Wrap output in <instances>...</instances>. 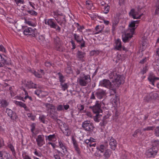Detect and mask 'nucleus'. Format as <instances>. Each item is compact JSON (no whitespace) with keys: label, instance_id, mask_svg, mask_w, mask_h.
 <instances>
[{"label":"nucleus","instance_id":"obj_46","mask_svg":"<svg viewBox=\"0 0 159 159\" xmlns=\"http://www.w3.org/2000/svg\"><path fill=\"white\" fill-rule=\"evenodd\" d=\"M45 66L48 67H50L51 66H53L54 64H51L49 62H46L45 63Z\"/></svg>","mask_w":159,"mask_h":159},{"label":"nucleus","instance_id":"obj_23","mask_svg":"<svg viewBox=\"0 0 159 159\" xmlns=\"http://www.w3.org/2000/svg\"><path fill=\"white\" fill-rule=\"evenodd\" d=\"M144 100L146 102H149L152 100L150 93H147L145 96Z\"/></svg>","mask_w":159,"mask_h":159},{"label":"nucleus","instance_id":"obj_13","mask_svg":"<svg viewBox=\"0 0 159 159\" xmlns=\"http://www.w3.org/2000/svg\"><path fill=\"white\" fill-rule=\"evenodd\" d=\"M6 112L12 119L14 120L17 118L16 114L15 113H13L11 109L7 108Z\"/></svg>","mask_w":159,"mask_h":159},{"label":"nucleus","instance_id":"obj_54","mask_svg":"<svg viewBox=\"0 0 159 159\" xmlns=\"http://www.w3.org/2000/svg\"><path fill=\"white\" fill-rule=\"evenodd\" d=\"M78 109L80 111H82L84 109V106L83 105L80 104L78 106Z\"/></svg>","mask_w":159,"mask_h":159},{"label":"nucleus","instance_id":"obj_1","mask_svg":"<svg viewBox=\"0 0 159 159\" xmlns=\"http://www.w3.org/2000/svg\"><path fill=\"white\" fill-rule=\"evenodd\" d=\"M124 82V78L115 71L110 74V96H112L111 98V103L113 107H115L117 104V96L115 94L116 89Z\"/></svg>","mask_w":159,"mask_h":159},{"label":"nucleus","instance_id":"obj_16","mask_svg":"<svg viewBox=\"0 0 159 159\" xmlns=\"http://www.w3.org/2000/svg\"><path fill=\"white\" fill-rule=\"evenodd\" d=\"M99 85L108 88L109 87V81L108 80L104 79L100 82Z\"/></svg>","mask_w":159,"mask_h":159},{"label":"nucleus","instance_id":"obj_64","mask_svg":"<svg viewBox=\"0 0 159 159\" xmlns=\"http://www.w3.org/2000/svg\"><path fill=\"white\" fill-rule=\"evenodd\" d=\"M54 157L55 159H60V156L57 154H56L54 155Z\"/></svg>","mask_w":159,"mask_h":159},{"label":"nucleus","instance_id":"obj_25","mask_svg":"<svg viewBox=\"0 0 159 159\" xmlns=\"http://www.w3.org/2000/svg\"><path fill=\"white\" fill-rule=\"evenodd\" d=\"M69 129L70 128L68 125L65 123L63 124V125L61 126V129L62 131L67 130Z\"/></svg>","mask_w":159,"mask_h":159},{"label":"nucleus","instance_id":"obj_6","mask_svg":"<svg viewBox=\"0 0 159 159\" xmlns=\"http://www.w3.org/2000/svg\"><path fill=\"white\" fill-rule=\"evenodd\" d=\"M158 150L157 147L153 146L146 152V154L148 157H152L156 155Z\"/></svg>","mask_w":159,"mask_h":159},{"label":"nucleus","instance_id":"obj_10","mask_svg":"<svg viewBox=\"0 0 159 159\" xmlns=\"http://www.w3.org/2000/svg\"><path fill=\"white\" fill-rule=\"evenodd\" d=\"M75 39L78 43H81V48L85 47V42L83 39V36L81 35H78L76 34H74Z\"/></svg>","mask_w":159,"mask_h":159},{"label":"nucleus","instance_id":"obj_42","mask_svg":"<svg viewBox=\"0 0 159 159\" xmlns=\"http://www.w3.org/2000/svg\"><path fill=\"white\" fill-rule=\"evenodd\" d=\"M140 132V133L141 134L142 133L141 132V130L140 129H137L135 131L134 134H133V136L134 137H136L137 136V134Z\"/></svg>","mask_w":159,"mask_h":159},{"label":"nucleus","instance_id":"obj_29","mask_svg":"<svg viewBox=\"0 0 159 159\" xmlns=\"http://www.w3.org/2000/svg\"><path fill=\"white\" fill-rule=\"evenodd\" d=\"M155 127L154 126H148L146 128H145L143 129V131H148L151 130H153L154 128Z\"/></svg>","mask_w":159,"mask_h":159},{"label":"nucleus","instance_id":"obj_8","mask_svg":"<svg viewBox=\"0 0 159 159\" xmlns=\"http://www.w3.org/2000/svg\"><path fill=\"white\" fill-rule=\"evenodd\" d=\"M54 42L56 45V49L59 51H62L61 42L60 38L58 37H56L54 39Z\"/></svg>","mask_w":159,"mask_h":159},{"label":"nucleus","instance_id":"obj_18","mask_svg":"<svg viewBox=\"0 0 159 159\" xmlns=\"http://www.w3.org/2000/svg\"><path fill=\"white\" fill-rule=\"evenodd\" d=\"M96 94L98 98L102 99L106 95V93L105 91L101 90L97 92Z\"/></svg>","mask_w":159,"mask_h":159},{"label":"nucleus","instance_id":"obj_12","mask_svg":"<svg viewBox=\"0 0 159 159\" xmlns=\"http://www.w3.org/2000/svg\"><path fill=\"white\" fill-rule=\"evenodd\" d=\"M36 141L37 142L38 145L39 147H41L43 144V136L39 135L36 139Z\"/></svg>","mask_w":159,"mask_h":159},{"label":"nucleus","instance_id":"obj_22","mask_svg":"<svg viewBox=\"0 0 159 159\" xmlns=\"http://www.w3.org/2000/svg\"><path fill=\"white\" fill-rule=\"evenodd\" d=\"M85 53L81 51H78L77 53V57L80 60H81L84 57Z\"/></svg>","mask_w":159,"mask_h":159},{"label":"nucleus","instance_id":"obj_7","mask_svg":"<svg viewBox=\"0 0 159 159\" xmlns=\"http://www.w3.org/2000/svg\"><path fill=\"white\" fill-rule=\"evenodd\" d=\"M120 15V13H118L114 15L113 18L112 25V33L114 34L115 33L114 31L119 21V17Z\"/></svg>","mask_w":159,"mask_h":159},{"label":"nucleus","instance_id":"obj_4","mask_svg":"<svg viewBox=\"0 0 159 159\" xmlns=\"http://www.w3.org/2000/svg\"><path fill=\"white\" fill-rule=\"evenodd\" d=\"M90 81V76L89 75H86L84 74L80 76L79 79V83L82 86H86L88 83Z\"/></svg>","mask_w":159,"mask_h":159},{"label":"nucleus","instance_id":"obj_50","mask_svg":"<svg viewBox=\"0 0 159 159\" xmlns=\"http://www.w3.org/2000/svg\"><path fill=\"white\" fill-rule=\"evenodd\" d=\"M39 119L43 123H45V117L44 116H39Z\"/></svg>","mask_w":159,"mask_h":159},{"label":"nucleus","instance_id":"obj_28","mask_svg":"<svg viewBox=\"0 0 159 159\" xmlns=\"http://www.w3.org/2000/svg\"><path fill=\"white\" fill-rule=\"evenodd\" d=\"M1 104L2 107H5L8 105V103L6 100L2 99L1 101Z\"/></svg>","mask_w":159,"mask_h":159},{"label":"nucleus","instance_id":"obj_15","mask_svg":"<svg viewBox=\"0 0 159 159\" xmlns=\"http://www.w3.org/2000/svg\"><path fill=\"white\" fill-rule=\"evenodd\" d=\"M45 23L46 24H48L52 28H56L57 25L54 23L52 19L45 20Z\"/></svg>","mask_w":159,"mask_h":159},{"label":"nucleus","instance_id":"obj_2","mask_svg":"<svg viewBox=\"0 0 159 159\" xmlns=\"http://www.w3.org/2000/svg\"><path fill=\"white\" fill-rule=\"evenodd\" d=\"M137 26V25L136 26ZM129 26L130 28L125 33L124 36H123V41L124 42H127L129 40V39L131 38L132 37L135 29L137 27H135L136 25L132 21H131L130 23L129 24Z\"/></svg>","mask_w":159,"mask_h":159},{"label":"nucleus","instance_id":"obj_24","mask_svg":"<svg viewBox=\"0 0 159 159\" xmlns=\"http://www.w3.org/2000/svg\"><path fill=\"white\" fill-rule=\"evenodd\" d=\"M109 115H107V116H105L104 117V119L102 122H101L100 124V125L101 126H103L105 125L107 123V120H106L107 118H108L109 117Z\"/></svg>","mask_w":159,"mask_h":159},{"label":"nucleus","instance_id":"obj_32","mask_svg":"<svg viewBox=\"0 0 159 159\" xmlns=\"http://www.w3.org/2000/svg\"><path fill=\"white\" fill-rule=\"evenodd\" d=\"M43 70H41L40 72H36L34 71V75L38 78H40L42 77V75L40 73H43Z\"/></svg>","mask_w":159,"mask_h":159},{"label":"nucleus","instance_id":"obj_9","mask_svg":"<svg viewBox=\"0 0 159 159\" xmlns=\"http://www.w3.org/2000/svg\"><path fill=\"white\" fill-rule=\"evenodd\" d=\"M36 30L35 29H33L32 28H26L24 31L23 33L25 35H29L33 37L36 36Z\"/></svg>","mask_w":159,"mask_h":159},{"label":"nucleus","instance_id":"obj_5","mask_svg":"<svg viewBox=\"0 0 159 159\" xmlns=\"http://www.w3.org/2000/svg\"><path fill=\"white\" fill-rule=\"evenodd\" d=\"M82 127L84 129L87 131L93 130L94 129L93 123L89 120L85 121L82 123Z\"/></svg>","mask_w":159,"mask_h":159},{"label":"nucleus","instance_id":"obj_44","mask_svg":"<svg viewBox=\"0 0 159 159\" xmlns=\"http://www.w3.org/2000/svg\"><path fill=\"white\" fill-rule=\"evenodd\" d=\"M109 6H107L106 7L105 6L104 8V10H103V11L104 13L105 14L107 13L109 11Z\"/></svg>","mask_w":159,"mask_h":159},{"label":"nucleus","instance_id":"obj_62","mask_svg":"<svg viewBox=\"0 0 159 159\" xmlns=\"http://www.w3.org/2000/svg\"><path fill=\"white\" fill-rule=\"evenodd\" d=\"M90 98L92 99H95V97L94 96V92H92V95L90 97Z\"/></svg>","mask_w":159,"mask_h":159},{"label":"nucleus","instance_id":"obj_30","mask_svg":"<svg viewBox=\"0 0 159 159\" xmlns=\"http://www.w3.org/2000/svg\"><path fill=\"white\" fill-rule=\"evenodd\" d=\"M150 93L152 99H155L158 97V95L157 93L154 92H151Z\"/></svg>","mask_w":159,"mask_h":159},{"label":"nucleus","instance_id":"obj_58","mask_svg":"<svg viewBox=\"0 0 159 159\" xmlns=\"http://www.w3.org/2000/svg\"><path fill=\"white\" fill-rule=\"evenodd\" d=\"M96 53V52L95 51H91L90 53V54L91 56H93L95 55Z\"/></svg>","mask_w":159,"mask_h":159},{"label":"nucleus","instance_id":"obj_57","mask_svg":"<svg viewBox=\"0 0 159 159\" xmlns=\"http://www.w3.org/2000/svg\"><path fill=\"white\" fill-rule=\"evenodd\" d=\"M41 91L40 90H38L35 91V93L37 95L39 96L41 93Z\"/></svg>","mask_w":159,"mask_h":159},{"label":"nucleus","instance_id":"obj_51","mask_svg":"<svg viewBox=\"0 0 159 159\" xmlns=\"http://www.w3.org/2000/svg\"><path fill=\"white\" fill-rule=\"evenodd\" d=\"M28 12L31 15H36L37 14L36 12L33 10L29 11Z\"/></svg>","mask_w":159,"mask_h":159},{"label":"nucleus","instance_id":"obj_20","mask_svg":"<svg viewBox=\"0 0 159 159\" xmlns=\"http://www.w3.org/2000/svg\"><path fill=\"white\" fill-rule=\"evenodd\" d=\"M57 151L59 154H60L61 155V156H64L67 152V149L65 146L60 148V150H58Z\"/></svg>","mask_w":159,"mask_h":159},{"label":"nucleus","instance_id":"obj_21","mask_svg":"<svg viewBox=\"0 0 159 159\" xmlns=\"http://www.w3.org/2000/svg\"><path fill=\"white\" fill-rule=\"evenodd\" d=\"M97 150L94 154L96 158H99L102 157L101 153H103V151H100V149L98 148H97Z\"/></svg>","mask_w":159,"mask_h":159},{"label":"nucleus","instance_id":"obj_56","mask_svg":"<svg viewBox=\"0 0 159 159\" xmlns=\"http://www.w3.org/2000/svg\"><path fill=\"white\" fill-rule=\"evenodd\" d=\"M59 143L60 148H61L62 147H63L65 146V145L61 141H59Z\"/></svg>","mask_w":159,"mask_h":159},{"label":"nucleus","instance_id":"obj_17","mask_svg":"<svg viewBox=\"0 0 159 159\" xmlns=\"http://www.w3.org/2000/svg\"><path fill=\"white\" fill-rule=\"evenodd\" d=\"M14 103L15 104L17 105L20 106V107H23L25 110L26 111H29V109L28 107H27L26 105L21 102H18L17 101H14Z\"/></svg>","mask_w":159,"mask_h":159},{"label":"nucleus","instance_id":"obj_36","mask_svg":"<svg viewBox=\"0 0 159 159\" xmlns=\"http://www.w3.org/2000/svg\"><path fill=\"white\" fill-rule=\"evenodd\" d=\"M58 75H59V79L60 80V81L61 82V83H64L65 81L63 80L64 76L60 73H58Z\"/></svg>","mask_w":159,"mask_h":159},{"label":"nucleus","instance_id":"obj_26","mask_svg":"<svg viewBox=\"0 0 159 159\" xmlns=\"http://www.w3.org/2000/svg\"><path fill=\"white\" fill-rule=\"evenodd\" d=\"M74 145V147L75 148V150L77 152L78 154H80V152L77 144L76 140L74 139H72Z\"/></svg>","mask_w":159,"mask_h":159},{"label":"nucleus","instance_id":"obj_52","mask_svg":"<svg viewBox=\"0 0 159 159\" xmlns=\"http://www.w3.org/2000/svg\"><path fill=\"white\" fill-rule=\"evenodd\" d=\"M38 39L39 42L43 41L44 39V37L42 35L39 36Z\"/></svg>","mask_w":159,"mask_h":159},{"label":"nucleus","instance_id":"obj_11","mask_svg":"<svg viewBox=\"0 0 159 159\" xmlns=\"http://www.w3.org/2000/svg\"><path fill=\"white\" fill-rule=\"evenodd\" d=\"M130 16H131L134 19H139L143 15V14L139 15L138 12L135 11L134 9H132L129 13Z\"/></svg>","mask_w":159,"mask_h":159},{"label":"nucleus","instance_id":"obj_38","mask_svg":"<svg viewBox=\"0 0 159 159\" xmlns=\"http://www.w3.org/2000/svg\"><path fill=\"white\" fill-rule=\"evenodd\" d=\"M27 116L28 117L30 118L32 120H34L36 117L35 116L33 115L31 113L27 114Z\"/></svg>","mask_w":159,"mask_h":159},{"label":"nucleus","instance_id":"obj_40","mask_svg":"<svg viewBox=\"0 0 159 159\" xmlns=\"http://www.w3.org/2000/svg\"><path fill=\"white\" fill-rule=\"evenodd\" d=\"M155 134L156 136L159 137V127H157L155 129Z\"/></svg>","mask_w":159,"mask_h":159},{"label":"nucleus","instance_id":"obj_37","mask_svg":"<svg viewBox=\"0 0 159 159\" xmlns=\"http://www.w3.org/2000/svg\"><path fill=\"white\" fill-rule=\"evenodd\" d=\"M0 58L1 59V64H3V66L4 64L6 63V60L0 54Z\"/></svg>","mask_w":159,"mask_h":159},{"label":"nucleus","instance_id":"obj_43","mask_svg":"<svg viewBox=\"0 0 159 159\" xmlns=\"http://www.w3.org/2000/svg\"><path fill=\"white\" fill-rule=\"evenodd\" d=\"M95 30L97 31V32L95 33V34H98L99 32H101V31H102V29L100 28L99 25H98L96 26L95 27Z\"/></svg>","mask_w":159,"mask_h":159},{"label":"nucleus","instance_id":"obj_47","mask_svg":"<svg viewBox=\"0 0 159 159\" xmlns=\"http://www.w3.org/2000/svg\"><path fill=\"white\" fill-rule=\"evenodd\" d=\"M107 146L108 145L104 146L103 145H101L100 146V148H99L100 149V151H102L103 152L104 150L107 147Z\"/></svg>","mask_w":159,"mask_h":159},{"label":"nucleus","instance_id":"obj_35","mask_svg":"<svg viewBox=\"0 0 159 159\" xmlns=\"http://www.w3.org/2000/svg\"><path fill=\"white\" fill-rule=\"evenodd\" d=\"M45 105L47 107L48 111H49V109H52L54 108V107L52 104L47 103L45 104Z\"/></svg>","mask_w":159,"mask_h":159},{"label":"nucleus","instance_id":"obj_33","mask_svg":"<svg viewBox=\"0 0 159 159\" xmlns=\"http://www.w3.org/2000/svg\"><path fill=\"white\" fill-rule=\"evenodd\" d=\"M61 85L62 89V90L65 91L68 88V85L67 83H61Z\"/></svg>","mask_w":159,"mask_h":159},{"label":"nucleus","instance_id":"obj_60","mask_svg":"<svg viewBox=\"0 0 159 159\" xmlns=\"http://www.w3.org/2000/svg\"><path fill=\"white\" fill-rule=\"evenodd\" d=\"M157 8L156 9L155 13L156 14H159V7L158 6H157Z\"/></svg>","mask_w":159,"mask_h":159},{"label":"nucleus","instance_id":"obj_34","mask_svg":"<svg viewBox=\"0 0 159 159\" xmlns=\"http://www.w3.org/2000/svg\"><path fill=\"white\" fill-rule=\"evenodd\" d=\"M46 139H48L49 141H51L52 139L55 138V134L50 135L48 136H46Z\"/></svg>","mask_w":159,"mask_h":159},{"label":"nucleus","instance_id":"obj_41","mask_svg":"<svg viewBox=\"0 0 159 159\" xmlns=\"http://www.w3.org/2000/svg\"><path fill=\"white\" fill-rule=\"evenodd\" d=\"M63 133L66 136H69L70 134V129H68L62 131Z\"/></svg>","mask_w":159,"mask_h":159},{"label":"nucleus","instance_id":"obj_3","mask_svg":"<svg viewBox=\"0 0 159 159\" xmlns=\"http://www.w3.org/2000/svg\"><path fill=\"white\" fill-rule=\"evenodd\" d=\"M98 101L96 102L95 105L93 107V113L96 114L94 118V120L96 122L99 121V118L102 116V111L101 109V105L98 102Z\"/></svg>","mask_w":159,"mask_h":159},{"label":"nucleus","instance_id":"obj_55","mask_svg":"<svg viewBox=\"0 0 159 159\" xmlns=\"http://www.w3.org/2000/svg\"><path fill=\"white\" fill-rule=\"evenodd\" d=\"M95 145L96 143L94 142H90V143H89V146L90 147H91L92 146L95 147Z\"/></svg>","mask_w":159,"mask_h":159},{"label":"nucleus","instance_id":"obj_49","mask_svg":"<svg viewBox=\"0 0 159 159\" xmlns=\"http://www.w3.org/2000/svg\"><path fill=\"white\" fill-rule=\"evenodd\" d=\"M66 72L68 74H70L72 73V70L70 67H68L66 69Z\"/></svg>","mask_w":159,"mask_h":159},{"label":"nucleus","instance_id":"obj_48","mask_svg":"<svg viewBox=\"0 0 159 159\" xmlns=\"http://www.w3.org/2000/svg\"><path fill=\"white\" fill-rule=\"evenodd\" d=\"M57 109L58 111H61L64 110V108L62 105H59L57 107Z\"/></svg>","mask_w":159,"mask_h":159},{"label":"nucleus","instance_id":"obj_19","mask_svg":"<svg viewBox=\"0 0 159 159\" xmlns=\"http://www.w3.org/2000/svg\"><path fill=\"white\" fill-rule=\"evenodd\" d=\"M148 79L149 81L152 84L154 85L155 81L157 80H158L159 78L155 77L153 75H150Z\"/></svg>","mask_w":159,"mask_h":159},{"label":"nucleus","instance_id":"obj_53","mask_svg":"<svg viewBox=\"0 0 159 159\" xmlns=\"http://www.w3.org/2000/svg\"><path fill=\"white\" fill-rule=\"evenodd\" d=\"M17 4L19 3L23 4L24 3V2L23 0H14Z\"/></svg>","mask_w":159,"mask_h":159},{"label":"nucleus","instance_id":"obj_14","mask_svg":"<svg viewBox=\"0 0 159 159\" xmlns=\"http://www.w3.org/2000/svg\"><path fill=\"white\" fill-rule=\"evenodd\" d=\"M117 145V142L116 140L112 138L110 139V147L113 150H114L116 148Z\"/></svg>","mask_w":159,"mask_h":159},{"label":"nucleus","instance_id":"obj_31","mask_svg":"<svg viewBox=\"0 0 159 159\" xmlns=\"http://www.w3.org/2000/svg\"><path fill=\"white\" fill-rule=\"evenodd\" d=\"M116 48L118 50H121L122 49L120 41L118 40L116 43Z\"/></svg>","mask_w":159,"mask_h":159},{"label":"nucleus","instance_id":"obj_61","mask_svg":"<svg viewBox=\"0 0 159 159\" xmlns=\"http://www.w3.org/2000/svg\"><path fill=\"white\" fill-rule=\"evenodd\" d=\"M0 51L4 52H5V49L2 45H0Z\"/></svg>","mask_w":159,"mask_h":159},{"label":"nucleus","instance_id":"obj_27","mask_svg":"<svg viewBox=\"0 0 159 159\" xmlns=\"http://www.w3.org/2000/svg\"><path fill=\"white\" fill-rule=\"evenodd\" d=\"M27 85L28 87L29 88H36V84H34L31 82L28 83V84H27Z\"/></svg>","mask_w":159,"mask_h":159},{"label":"nucleus","instance_id":"obj_45","mask_svg":"<svg viewBox=\"0 0 159 159\" xmlns=\"http://www.w3.org/2000/svg\"><path fill=\"white\" fill-rule=\"evenodd\" d=\"M104 156L106 158H108L109 157V151L108 149H107L106 150L104 154Z\"/></svg>","mask_w":159,"mask_h":159},{"label":"nucleus","instance_id":"obj_63","mask_svg":"<svg viewBox=\"0 0 159 159\" xmlns=\"http://www.w3.org/2000/svg\"><path fill=\"white\" fill-rule=\"evenodd\" d=\"M103 22H104V23L106 25H108L109 24V21L105 20L104 19H103Z\"/></svg>","mask_w":159,"mask_h":159},{"label":"nucleus","instance_id":"obj_59","mask_svg":"<svg viewBox=\"0 0 159 159\" xmlns=\"http://www.w3.org/2000/svg\"><path fill=\"white\" fill-rule=\"evenodd\" d=\"M34 154L40 157H41L42 155V154L40 152H38L36 151L34 152Z\"/></svg>","mask_w":159,"mask_h":159},{"label":"nucleus","instance_id":"obj_39","mask_svg":"<svg viewBox=\"0 0 159 159\" xmlns=\"http://www.w3.org/2000/svg\"><path fill=\"white\" fill-rule=\"evenodd\" d=\"M153 146H156L159 145V141L158 140H154L152 141Z\"/></svg>","mask_w":159,"mask_h":159}]
</instances>
